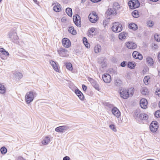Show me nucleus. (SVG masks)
<instances>
[{
  "label": "nucleus",
  "mask_w": 160,
  "mask_h": 160,
  "mask_svg": "<svg viewBox=\"0 0 160 160\" xmlns=\"http://www.w3.org/2000/svg\"><path fill=\"white\" fill-rule=\"evenodd\" d=\"M58 53L60 56L62 57H67L68 56V51L65 49L61 48L58 50Z\"/></svg>",
  "instance_id": "8"
},
{
  "label": "nucleus",
  "mask_w": 160,
  "mask_h": 160,
  "mask_svg": "<svg viewBox=\"0 0 160 160\" xmlns=\"http://www.w3.org/2000/svg\"><path fill=\"white\" fill-rule=\"evenodd\" d=\"M66 12L67 14L70 17H72V13L71 8H68L66 9Z\"/></svg>",
  "instance_id": "30"
},
{
  "label": "nucleus",
  "mask_w": 160,
  "mask_h": 160,
  "mask_svg": "<svg viewBox=\"0 0 160 160\" xmlns=\"http://www.w3.org/2000/svg\"><path fill=\"white\" fill-rule=\"evenodd\" d=\"M128 66L129 68L133 69L135 67V64L134 62H129Z\"/></svg>",
  "instance_id": "35"
},
{
  "label": "nucleus",
  "mask_w": 160,
  "mask_h": 160,
  "mask_svg": "<svg viewBox=\"0 0 160 160\" xmlns=\"http://www.w3.org/2000/svg\"><path fill=\"white\" fill-rule=\"evenodd\" d=\"M69 128V126L67 125H64L58 127L56 128L55 130L56 132H65L66 130Z\"/></svg>",
  "instance_id": "7"
},
{
  "label": "nucleus",
  "mask_w": 160,
  "mask_h": 160,
  "mask_svg": "<svg viewBox=\"0 0 160 160\" xmlns=\"http://www.w3.org/2000/svg\"><path fill=\"white\" fill-rule=\"evenodd\" d=\"M128 28L134 31L136 30L138 28L137 25L134 23H130L128 25Z\"/></svg>",
  "instance_id": "24"
},
{
  "label": "nucleus",
  "mask_w": 160,
  "mask_h": 160,
  "mask_svg": "<svg viewBox=\"0 0 160 160\" xmlns=\"http://www.w3.org/2000/svg\"><path fill=\"white\" fill-rule=\"evenodd\" d=\"M109 127L113 131L116 132L117 130L116 126L114 124H111L109 126Z\"/></svg>",
  "instance_id": "38"
},
{
  "label": "nucleus",
  "mask_w": 160,
  "mask_h": 160,
  "mask_svg": "<svg viewBox=\"0 0 160 160\" xmlns=\"http://www.w3.org/2000/svg\"><path fill=\"white\" fill-rule=\"evenodd\" d=\"M128 5L131 9H134L138 8L140 4L138 0H131L129 2Z\"/></svg>",
  "instance_id": "3"
},
{
  "label": "nucleus",
  "mask_w": 160,
  "mask_h": 160,
  "mask_svg": "<svg viewBox=\"0 0 160 160\" xmlns=\"http://www.w3.org/2000/svg\"><path fill=\"white\" fill-rule=\"evenodd\" d=\"M6 92V88L4 85L0 82V93L4 94Z\"/></svg>",
  "instance_id": "27"
},
{
  "label": "nucleus",
  "mask_w": 160,
  "mask_h": 160,
  "mask_svg": "<svg viewBox=\"0 0 160 160\" xmlns=\"http://www.w3.org/2000/svg\"><path fill=\"white\" fill-rule=\"evenodd\" d=\"M50 141V138L48 136H47L42 141V143L43 145H47L49 143Z\"/></svg>",
  "instance_id": "21"
},
{
  "label": "nucleus",
  "mask_w": 160,
  "mask_h": 160,
  "mask_svg": "<svg viewBox=\"0 0 160 160\" xmlns=\"http://www.w3.org/2000/svg\"><path fill=\"white\" fill-rule=\"evenodd\" d=\"M150 77L149 76H145L143 79V82L146 85H148L150 81H149Z\"/></svg>",
  "instance_id": "32"
},
{
  "label": "nucleus",
  "mask_w": 160,
  "mask_h": 160,
  "mask_svg": "<svg viewBox=\"0 0 160 160\" xmlns=\"http://www.w3.org/2000/svg\"><path fill=\"white\" fill-rule=\"evenodd\" d=\"M49 62L54 70L57 72H59V69L58 67V63L57 62L52 60H50Z\"/></svg>",
  "instance_id": "12"
},
{
  "label": "nucleus",
  "mask_w": 160,
  "mask_h": 160,
  "mask_svg": "<svg viewBox=\"0 0 160 160\" xmlns=\"http://www.w3.org/2000/svg\"><path fill=\"white\" fill-rule=\"evenodd\" d=\"M91 83L96 90H99V88L98 85L96 83V82L93 79H92Z\"/></svg>",
  "instance_id": "29"
},
{
  "label": "nucleus",
  "mask_w": 160,
  "mask_h": 160,
  "mask_svg": "<svg viewBox=\"0 0 160 160\" xmlns=\"http://www.w3.org/2000/svg\"><path fill=\"white\" fill-rule=\"evenodd\" d=\"M0 52L2 53V54L5 56H9V54L8 52L7 51L3 48H0Z\"/></svg>",
  "instance_id": "33"
},
{
  "label": "nucleus",
  "mask_w": 160,
  "mask_h": 160,
  "mask_svg": "<svg viewBox=\"0 0 160 160\" xmlns=\"http://www.w3.org/2000/svg\"><path fill=\"white\" fill-rule=\"evenodd\" d=\"M33 1L36 4H38V2L37 0H33Z\"/></svg>",
  "instance_id": "62"
},
{
  "label": "nucleus",
  "mask_w": 160,
  "mask_h": 160,
  "mask_svg": "<svg viewBox=\"0 0 160 160\" xmlns=\"http://www.w3.org/2000/svg\"><path fill=\"white\" fill-rule=\"evenodd\" d=\"M122 83V82L119 79H116L114 82V84L115 85L117 86H120Z\"/></svg>",
  "instance_id": "36"
},
{
  "label": "nucleus",
  "mask_w": 160,
  "mask_h": 160,
  "mask_svg": "<svg viewBox=\"0 0 160 160\" xmlns=\"http://www.w3.org/2000/svg\"><path fill=\"white\" fill-rule=\"evenodd\" d=\"M126 38L125 35L123 33H121L119 34V38L120 40H122L123 39H124Z\"/></svg>",
  "instance_id": "40"
},
{
  "label": "nucleus",
  "mask_w": 160,
  "mask_h": 160,
  "mask_svg": "<svg viewBox=\"0 0 160 160\" xmlns=\"http://www.w3.org/2000/svg\"><path fill=\"white\" fill-rule=\"evenodd\" d=\"M113 9L116 11L118 9L120 8V5L117 2H115L113 4Z\"/></svg>",
  "instance_id": "39"
},
{
  "label": "nucleus",
  "mask_w": 160,
  "mask_h": 160,
  "mask_svg": "<svg viewBox=\"0 0 160 160\" xmlns=\"http://www.w3.org/2000/svg\"><path fill=\"white\" fill-rule=\"evenodd\" d=\"M88 18L90 21L92 23L96 22L98 19V16L94 12L90 13L89 15Z\"/></svg>",
  "instance_id": "4"
},
{
  "label": "nucleus",
  "mask_w": 160,
  "mask_h": 160,
  "mask_svg": "<svg viewBox=\"0 0 160 160\" xmlns=\"http://www.w3.org/2000/svg\"><path fill=\"white\" fill-rule=\"evenodd\" d=\"M158 128V125L157 122L156 121H152L150 126V130L153 132H155L157 131Z\"/></svg>",
  "instance_id": "6"
},
{
  "label": "nucleus",
  "mask_w": 160,
  "mask_h": 160,
  "mask_svg": "<svg viewBox=\"0 0 160 160\" xmlns=\"http://www.w3.org/2000/svg\"><path fill=\"white\" fill-rule=\"evenodd\" d=\"M127 47L130 49H134L137 47V45L132 42H127L125 43Z\"/></svg>",
  "instance_id": "14"
},
{
  "label": "nucleus",
  "mask_w": 160,
  "mask_h": 160,
  "mask_svg": "<svg viewBox=\"0 0 160 160\" xmlns=\"http://www.w3.org/2000/svg\"><path fill=\"white\" fill-rule=\"evenodd\" d=\"M102 78L104 82L106 83H109L111 80L110 75L108 73L104 74L102 75Z\"/></svg>",
  "instance_id": "10"
},
{
  "label": "nucleus",
  "mask_w": 160,
  "mask_h": 160,
  "mask_svg": "<svg viewBox=\"0 0 160 160\" xmlns=\"http://www.w3.org/2000/svg\"><path fill=\"white\" fill-rule=\"evenodd\" d=\"M121 66L122 67H124L126 66L125 62L123 61L121 63Z\"/></svg>",
  "instance_id": "52"
},
{
  "label": "nucleus",
  "mask_w": 160,
  "mask_h": 160,
  "mask_svg": "<svg viewBox=\"0 0 160 160\" xmlns=\"http://www.w3.org/2000/svg\"><path fill=\"white\" fill-rule=\"evenodd\" d=\"M75 93L77 94V95L78 96L80 94H82V93L80 91H79L78 89L76 90L75 91Z\"/></svg>",
  "instance_id": "45"
},
{
  "label": "nucleus",
  "mask_w": 160,
  "mask_h": 160,
  "mask_svg": "<svg viewBox=\"0 0 160 160\" xmlns=\"http://www.w3.org/2000/svg\"><path fill=\"white\" fill-rule=\"evenodd\" d=\"M82 88L84 91H85L87 89V87L84 85H82Z\"/></svg>",
  "instance_id": "53"
},
{
  "label": "nucleus",
  "mask_w": 160,
  "mask_h": 160,
  "mask_svg": "<svg viewBox=\"0 0 160 160\" xmlns=\"http://www.w3.org/2000/svg\"><path fill=\"white\" fill-rule=\"evenodd\" d=\"M16 160H26L24 158L21 156L18 157Z\"/></svg>",
  "instance_id": "49"
},
{
  "label": "nucleus",
  "mask_w": 160,
  "mask_h": 160,
  "mask_svg": "<svg viewBox=\"0 0 160 160\" xmlns=\"http://www.w3.org/2000/svg\"><path fill=\"white\" fill-rule=\"evenodd\" d=\"M0 151L2 154L4 155L7 153V150L5 147H2L0 149Z\"/></svg>",
  "instance_id": "37"
},
{
  "label": "nucleus",
  "mask_w": 160,
  "mask_h": 160,
  "mask_svg": "<svg viewBox=\"0 0 160 160\" xmlns=\"http://www.w3.org/2000/svg\"><path fill=\"white\" fill-rule=\"evenodd\" d=\"M83 41L84 44L85 43V42H87L88 41L87 40L86 38H83Z\"/></svg>",
  "instance_id": "55"
},
{
  "label": "nucleus",
  "mask_w": 160,
  "mask_h": 160,
  "mask_svg": "<svg viewBox=\"0 0 160 160\" xmlns=\"http://www.w3.org/2000/svg\"><path fill=\"white\" fill-rule=\"evenodd\" d=\"M66 20V19L64 18H63L61 19V21L62 22H64Z\"/></svg>",
  "instance_id": "60"
},
{
  "label": "nucleus",
  "mask_w": 160,
  "mask_h": 160,
  "mask_svg": "<svg viewBox=\"0 0 160 160\" xmlns=\"http://www.w3.org/2000/svg\"><path fill=\"white\" fill-rule=\"evenodd\" d=\"M80 18V17L78 15H77L76 16H74L73 17V22L78 27H81V24Z\"/></svg>",
  "instance_id": "9"
},
{
  "label": "nucleus",
  "mask_w": 160,
  "mask_h": 160,
  "mask_svg": "<svg viewBox=\"0 0 160 160\" xmlns=\"http://www.w3.org/2000/svg\"><path fill=\"white\" fill-rule=\"evenodd\" d=\"M95 31V29L94 28H91L89 31V33H92Z\"/></svg>",
  "instance_id": "50"
},
{
  "label": "nucleus",
  "mask_w": 160,
  "mask_h": 160,
  "mask_svg": "<svg viewBox=\"0 0 160 160\" xmlns=\"http://www.w3.org/2000/svg\"><path fill=\"white\" fill-rule=\"evenodd\" d=\"M112 113L117 118H119L121 115V112L116 107L113 108L112 110Z\"/></svg>",
  "instance_id": "16"
},
{
  "label": "nucleus",
  "mask_w": 160,
  "mask_h": 160,
  "mask_svg": "<svg viewBox=\"0 0 160 160\" xmlns=\"http://www.w3.org/2000/svg\"><path fill=\"white\" fill-rule=\"evenodd\" d=\"M70 160V158L68 156H66L64 157L63 159V160Z\"/></svg>",
  "instance_id": "51"
},
{
  "label": "nucleus",
  "mask_w": 160,
  "mask_h": 160,
  "mask_svg": "<svg viewBox=\"0 0 160 160\" xmlns=\"http://www.w3.org/2000/svg\"><path fill=\"white\" fill-rule=\"evenodd\" d=\"M146 62L149 66H152L154 62L152 58L148 57L146 58Z\"/></svg>",
  "instance_id": "23"
},
{
  "label": "nucleus",
  "mask_w": 160,
  "mask_h": 160,
  "mask_svg": "<svg viewBox=\"0 0 160 160\" xmlns=\"http://www.w3.org/2000/svg\"><path fill=\"white\" fill-rule=\"evenodd\" d=\"M9 38L12 40H17L18 37L17 33L14 31H12L8 34Z\"/></svg>",
  "instance_id": "11"
},
{
  "label": "nucleus",
  "mask_w": 160,
  "mask_h": 160,
  "mask_svg": "<svg viewBox=\"0 0 160 160\" xmlns=\"http://www.w3.org/2000/svg\"><path fill=\"white\" fill-rule=\"evenodd\" d=\"M55 5L53 7V10L56 12H59L61 10V5L60 4L58 3H57L56 4V3L53 4L52 5Z\"/></svg>",
  "instance_id": "19"
},
{
  "label": "nucleus",
  "mask_w": 160,
  "mask_h": 160,
  "mask_svg": "<svg viewBox=\"0 0 160 160\" xmlns=\"http://www.w3.org/2000/svg\"><path fill=\"white\" fill-rule=\"evenodd\" d=\"M151 1H152V2H156L158 1L159 0H150Z\"/></svg>",
  "instance_id": "63"
},
{
  "label": "nucleus",
  "mask_w": 160,
  "mask_h": 160,
  "mask_svg": "<svg viewBox=\"0 0 160 160\" xmlns=\"http://www.w3.org/2000/svg\"><path fill=\"white\" fill-rule=\"evenodd\" d=\"M62 43L63 46L67 48L69 47L71 45V42L70 40L67 38H64L62 41Z\"/></svg>",
  "instance_id": "13"
},
{
  "label": "nucleus",
  "mask_w": 160,
  "mask_h": 160,
  "mask_svg": "<svg viewBox=\"0 0 160 160\" xmlns=\"http://www.w3.org/2000/svg\"><path fill=\"white\" fill-rule=\"evenodd\" d=\"M152 48L153 49H157L158 48V46L156 44H153L152 45Z\"/></svg>",
  "instance_id": "43"
},
{
  "label": "nucleus",
  "mask_w": 160,
  "mask_h": 160,
  "mask_svg": "<svg viewBox=\"0 0 160 160\" xmlns=\"http://www.w3.org/2000/svg\"><path fill=\"white\" fill-rule=\"evenodd\" d=\"M107 60L105 58H102L99 59L98 62H100L101 66L102 68H103L105 67L107 65Z\"/></svg>",
  "instance_id": "18"
},
{
  "label": "nucleus",
  "mask_w": 160,
  "mask_h": 160,
  "mask_svg": "<svg viewBox=\"0 0 160 160\" xmlns=\"http://www.w3.org/2000/svg\"><path fill=\"white\" fill-rule=\"evenodd\" d=\"M68 31L69 32L73 35L76 34V31L74 29V27L72 26H71L69 27Z\"/></svg>",
  "instance_id": "28"
},
{
  "label": "nucleus",
  "mask_w": 160,
  "mask_h": 160,
  "mask_svg": "<svg viewBox=\"0 0 160 160\" xmlns=\"http://www.w3.org/2000/svg\"><path fill=\"white\" fill-rule=\"evenodd\" d=\"M35 93L32 91L28 92L25 97V100L27 104L32 102L34 98Z\"/></svg>",
  "instance_id": "1"
},
{
  "label": "nucleus",
  "mask_w": 160,
  "mask_h": 160,
  "mask_svg": "<svg viewBox=\"0 0 160 160\" xmlns=\"http://www.w3.org/2000/svg\"><path fill=\"white\" fill-rule=\"evenodd\" d=\"M141 92L142 95H147L148 93V88L146 87H143L142 88Z\"/></svg>",
  "instance_id": "26"
},
{
  "label": "nucleus",
  "mask_w": 160,
  "mask_h": 160,
  "mask_svg": "<svg viewBox=\"0 0 160 160\" xmlns=\"http://www.w3.org/2000/svg\"><path fill=\"white\" fill-rule=\"evenodd\" d=\"M84 44L85 46L87 48H89L90 46V44L88 43L87 44H85V43Z\"/></svg>",
  "instance_id": "57"
},
{
  "label": "nucleus",
  "mask_w": 160,
  "mask_h": 160,
  "mask_svg": "<svg viewBox=\"0 0 160 160\" xmlns=\"http://www.w3.org/2000/svg\"><path fill=\"white\" fill-rule=\"evenodd\" d=\"M140 104L141 108L145 109L147 108L148 102L145 98L142 99L140 101Z\"/></svg>",
  "instance_id": "15"
},
{
  "label": "nucleus",
  "mask_w": 160,
  "mask_h": 160,
  "mask_svg": "<svg viewBox=\"0 0 160 160\" xmlns=\"http://www.w3.org/2000/svg\"><path fill=\"white\" fill-rule=\"evenodd\" d=\"M140 115H141V118H138V119L141 120H142V117H143V113H141Z\"/></svg>",
  "instance_id": "58"
},
{
  "label": "nucleus",
  "mask_w": 160,
  "mask_h": 160,
  "mask_svg": "<svg viewBox=\"0 0 160 160\" xmlns=\"http://www.w3.org/2000/svg\"><path fill=\"white\" fill-rule=\"evenodd\" d=\"M84 44L85 46L87 48H89L90 46V44L88 43L87 44H85V43Z\"/></svg>",
  "instance_id": "56"
},
{
  "label": "nucleus",
  "mask_w": 160,
  "mask_h": 160,
  "mask_svg": "<svg viewBox=\"0 0 160 160\" xmlns=\"http://www.w3.org/2000/svg\"><path fill=\"white\" fill-rule=\"evenodd\" d=\"M154 38L155 40L158 42H160V35L157 34H156L154 35Z\"/></svg>",
  "instance_id": "41"
},
{
  "label": "nucleus",
  "mask_w": 160,
  "mask_h": 160,
  "mask_svg": "<svg viewBox=\"0 0 160 160\" xmlns=\"http://www.w3.org/2000/svg\"><path fill=\"white\" fill-rule=\"evenodd\" d=\"M143 117L142 120H146L148 119V116L147 114L145 113H143Z\"/></svg>",
  "instance_id": "46"
},
{
  "label": "nucleus",
  "mask_w": 160,
  "mask_h": 160,
  "mask_svg": "<svg viewBox=\"0 0 160 160\" xmlns=\"http://www.w3.org/2000/svg\"><path fill=\"white\" fill-rule=\"evenodd\" d=\"M158 58L160 62V52L158 53Z\"/></svg>",
  "instance_id": "59"
},
{
  "label": "nucleus",
  "mask_w": 160,
  "mask_h": 160,
  "mask_svg": "<svg viewBox=\"0 0 160 160\" xmlns=\"http://www.w3.org/2000/svg\"><path fill=\"white\" fill-rule=\"evenodd\" d=\"M147 24L149 27H152L154 25V22L153 21H148L147 22Z\"/></svg>",
  "instance_id": "42"
},
{
  "label": "nucleus",
  "mask_w": 160,
  "mask_h": 160,
  "mask_svg": "<svg viewBox=\"0 0 160 160\" xmlns=\"http://www.w3.org/2000/svg\"><path fill=\"white\" fill-rule=\"evenodd\" d=\"M140 113V110L139 109H136L134 112L133 114L134 117L136 119H138V118H141Z\"/></svg>",
  "instance_id": "22"
},
{
  "label": "nucleus",
  "mask_w": 160,
  "mask_h": 160,
  "mask_svg": "<svg viewBox=\"0 0 160 160\" xmlns=\"http://www.w3.org/2000/svg\"><path fill=\"white\" fill-rule=\"evenodd\" d=\"M158 75L160 77V70L158 71Z\"/></svg>",
  "instance_id": "64"
},
{
  "label": "nucleus",
  "mask_w": 160,
  "mask_h": 160,
  "mask_svg": "<svg viewBox=\"0 0 160 160\" xmlns=\"http://www.w3.org/2000/svg\"><path fill=\"white\" fill-rule=\"evenodd\" d=\"M17 75L18 76L19 78H20L22 77V74L20 72L17 73Z\"/></svg>",
  "instance_id": "48"
},
{
  "label": "nucleus",
  "mask_w": 160,
  "mask_h": 160,
  "mask_svg": "<svg viewBox=\"0 0 160 160\" xmlns=\"http://www.w3.org/2000/svg\"><path fill=\"white\" fill-rule=\"evenodd\" d=\"M112 30L115 32H120L122 30V25L118 22L114 23L112 27Z\"/></svg>",
  "instance_id": "2"
},
{
  "label": "nucleus",
  "mask_w": 160,
  "mask_h": 160,
  "mask_svg": "<svg viewBox=\"0 0 160 160\" xmlns=\"http://www.w3.org/2000/svg\"><path fill=\"white\" fill-rule=\"evenodd\" d=\"M81 100H83L84 98V96L83 94H80L78 96Z\"/></svg>",
  "instance_id": "47"
},
{
  "label": "nucleus",
  "mask_w": 160,
  "mask_h": 160,
  "mask_svg": "<svg viewBox=\"0 0 160 160\" xmlns=\"http://www.w3.org/2000/svg\"><path fill=\"white\" fill-rule=\"evenodd\" d=\"M101 47L99 45L95 46L94 48V51L95 53H98L101 51Z\"/></svg>",
  "instance_id": "25"
},
{
  "label": "nucleus",
  "mask_w": 160,
  "mask_h": 160,
  "mask_svg": "<svg viewBox=\"0 0 160 160\" xmlns=\"http://www.w3.org/2000/svg\"><path fill=\"white\" fill-rule=\"evenodd\" d=\"M132 14L133 17L135 18H137L139 17V14L138 11L135 10L132 12Z\"/></svg>",
  "instance_id": "34"
},
{
  "label": "nucleus",
  "mask_w": 160,
  "mask_h": 160,
  "mask_svg": "<svg viewBox=\"0 0 160 160\" xmlns=\"http://www.w3.org/2000/svg\"><path fill=\"white\" fill-rule=\"evenodd\" d=\"M116 11L114 9L109 8L106 12V14L107 15H116Z\"/></svg>",
  "instance_id": "20"
},
{
  "label": "nucleus",
  "mask_w": 160,
  "mask_h": 160,
  "mask_svg": "<svg viewBox=\"0 0 160 160\" xmlns=\"http://www.w3.org/2000/svg\"><path fill=\"white\" fill-rule=\"evenodd\" d=\"M0 55L1 58L2 59H4V57L2 55L0 54Z\"/></svg>",
  "instance_id": "61"
},
{
  "label": "nucleus",
  "mask_w": 160,
  "mask_h": 160,
  "mask_svg": "<svg viewBox=\"0 0 160 160\" xmlns=\"http://www.w3.org/2000/svg\"><path fill=\"white\" fill-rule=\"evenodd\" d=\"M155 116L156 117H160V111H157L155 113Z\"/></svg>",
  "instance_id": "44"
},
{
  "label": "nucleus",
  "mask_w": 160,
  "mask_h": 160,
  "mask_svg": "<svg viewBox=\"0 0 160 160\" xmlns=\"http://www.w3.org/2000/svg\"><path fill=\"white\" fill-rule=\"evenodd\" d=\"M66 68L70 71H72L73 70L72 65L70 62L67 63L65 64Z\"/></svg>",
  "instance_id": "31"
},
{
  "label": "nucleus",
  "mask_w": 160,
  "mask_h": 160,
  "mask_svg": "<svg viewBox=\"0 0 160 160\" xmlns=\"http://www.w3.org/2000/svg\"><path fill=\"white\" fill-rule=\"evenodd\" d=\"M120 94L122 98L126 99L129 97L128 91L126 89H122L120 91Z\"/></svg>",
  "instance_id": "5"
},
{
  "label": "nucleus",
  "mask_w": 160,
  "mask_h": 160,
  "mask_svg": "<svg viewBox=\"0 0 160 160\" xmlns=\"http://www.w3.org/2000/svg\"><path fill=\"white\" fill-rule=\"evenodd\" d=\"M132 55L133 57L135 58L138 59L139 60H142V55L138 52H133Z\"/></svg>",
  "instance_id": "17"
},
{
  "label": "nucleus",
  "mask_w": 160,
  "mask_h": 160,
  "mask_svg": "<svg viewBox=\"0 0 160 160\" xmlns=\"http://www.w3.org/2000/svg\"><path fill=\"white\" fill-rule=\"evenodd\" d=\"M92 2H100L101 0H90Z\"/></svg>",
  "instance_id": "54"
}]
</instances>
